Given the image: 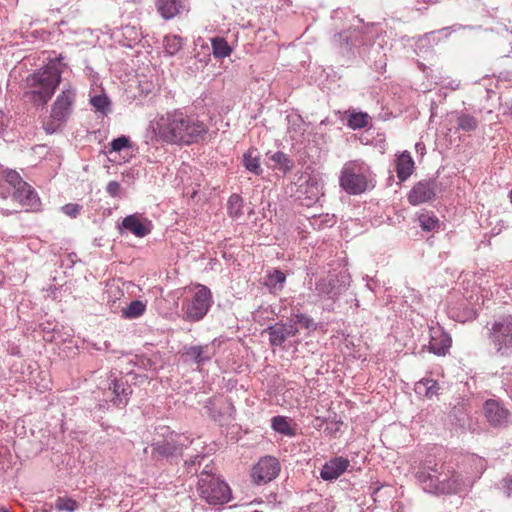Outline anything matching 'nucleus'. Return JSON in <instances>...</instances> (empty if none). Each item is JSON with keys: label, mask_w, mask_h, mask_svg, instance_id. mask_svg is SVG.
Here are the masks:
<instances>
[{"label": "nucleus", "mask_w": 512, "mask_h": 512, "mask_svg": "<svg viewBox=\"0 0 512 512\" xmlns=\"http://www.w3.org/2000/svg\"><path fill=\"white\" fill-rule=\"evenodd\" d=\"M122 226L140 238L145 237L151 231V221L142 219L139 214L126 216L122 221Z\"/></svg>", "instance_id": "4468645a"}, {"label": "nucleus", "mask_w": 512, "mask_h": 512, "mask_svg": "<svg viewBox=\"0 0 512 512\" xmlns=\"http://www.w3.org/2000/svg\"><path fill=\"white\" fill-rule=\"evenodd\" d=\"M373 181L370 166L363 160L347 161L339 177L340 187L351 195L365 192Z\"/></svg>", "instance_id": "20e7f679"}, {"label": "nucleus", "mask_w": 512, "mask_h": 512, "mask_svg": "<svg viewBox=\"0 0 512 512\" xmlns=\"http://www.w3.org/2000/svg\"><path fill=\"white\" fill-rule=\"evenodd\" d=\"M106 190L111 196H118L120 193V184L116 181H110L107 184Z\"/></svg>", "instance_id": "a19ab883"}, {"label": "nucleus", "mask_w": 512, "mask_h": 512, "mask_svg": "<svg viewBox=\"0 0 512 512\" xmlns=\"http://www.w3.org/2000/svg\"><path fill=\"white\" fill-rule=\"evenodd\" d=\"M332 283L331 281H329L328 283L325 282V280L319 282L316 284V290L320 293V294H331L332 293Z\"/></svg>", "instance_id": "ea45409f"}, {"label": "nucleus", "mask_w": 512, "mask_h": 512, "mask_svg": "<svg viewBox=\"0 0 512 512\" xmlns=\"http://www.w3.org/2000/svg\"><path fill=\"white\" fill-rule=\"evenodd\" d=\"M415 476L425 490L437 495L456 494L465 486L462 476L446 464L424 463Z\"/></svg>", "instance_id": "7ed1b4c3"}, {"label": "nucleus", "mask_w": 512, "mask_h": 512, "mask_svg": "<svg viewBox=\"0 0 512 512\" xmlns=\"http://www.w3.org/2000/svg\"><path fill=\"white\" fill-rule=\"evenodd\" d=\"M111 151L119 152L122 149L129 147V139L125 136L118 137L111 142Z\"/></svg>", "instance_id": "4c0bfd02"}, {"label": "nucleus", "mask_w": 512, "mask_h": 512, "mask_svg": "<svg viewBox=\"0 0 512 512\" xmlns=\"http://www.w3.org/2000/svg\"><path fill=\"white\" fill-rule=\"evenodd\" d=\"M485 416L493 426H500L507 422L509 412L497 401L488 400L484 405Z\"/></svg>", "instance_id": "2eb2a0df"}, {"label": "nucleus", "mask_w": 512, "mask_h": 512, "mask_svg": "<svg viewBox=\"0 0 512 512\" xmlns=\"http://www.w3.org/2000/svg\"><path fill=\"white\" fill-rule=\"evenodd\" d=\"M197 491L200 498L210 505H223L232 498L229 485L214 475L209 465L199 475Z\"/></svg>", "instance_id": "39448f33"}, {"label": "nucleus", "mask_w": 512, "mask_h": 512, "mask_svg": "<svg viewBox=\"0 0 512 512\" xmlns=\"http://www.w3.org/2000/svg\"><path fill=\"white\" fill-rule=\"evenodd\" d=\"M281 471V465L273 456L262 457L252 468L251 477L255 484H267L275 479Z\"/></svg>", "instance_id": "6e6552de"}, {"label": "nucleus", "mask_w": 512, "mask_h": 512, "mask_svg": "<svg viewBox=\"0 0 512 512\" xmlns=\"http://www.w3.org/2000/svg\"><path fill=\"white\" fill-rule=\"evenodd\" d=\"M272 428L285 436L292 437L295 435V430L291 427L290 421L284 416H275L271 420Z\"/></svg>", "instance_id": "393cba45"}, {"label": "nucleus", "mask_w": 512, "mask_h": 512, "mask_svg": "<svg viewBox=\"0 0 512 512\" xmlns=\"http://www.w3.org/2000/svg\"><path fill=\"white\" fill-rule=\"evenodd\" d=\"M82 209V206L79 204L69 203L62 207V211L69 217L75 218L78 216Z\"/></svg>", "instance_id": "58836bf2"}, {"label": "nucleus", "mask_w": 512, "mask_h": 512, "mask_svg": "<svg viewBox=\"0 0 512 512\" xmlns=\"http://www.w3.org/2000/svg\"><path fill=\"white\" fill-rule=\"evenodd\" d=\"M270 159L275 164L274 168L281 170L283 173H287L293 168V161L281 151L274 153Z\"/></svg>", "instance_id": "cd10ccee"}, {"label": "nucleus", "mask_w": 512, "mask_h": 512, "mask_svg": "<svg viewBox=\"0 0 512 512\" xmlns=\"http://www.w3.org/2000/svg\"><path fill=\"white\" fill-rule=\"evenodd\" d=\"M295 324H300L305 329H315L316 325L312 318L305 314H296L295 315Z\"/></svg>", "instance_id": "e433bc0d"}, {"label": "nucleus", "mask_w": 512, "mask_h": 512, "mask_svg": "<svg viewBox=\"0 0 512 512\" xmlns=\"http://www.w3.org/2000/svg\"><path fill=\"white\" fill-rule=\"evenodd\" d=\"M368 123L369 115L367 113L355 111H352L349 114L347 121V125L354 130L365 128L368 125Z\"/></svg>", "instance_id": "c85d7f7f"}, {"label": "nucleus", "mask_w": 512, "mask_h": 512, "mask_svg": "<svg viewBox=\"0 0 512 512\" xmlns=\"http://www.w3.org/2000/svg\"><path fill=\"white\" fill-rule=\"evenodd\" d=\"M6 180L15 188V190L18 189V196L21 195L23 191L31 194L30 185L23 181L17 172L11 171L7 173Z\"/></svg>", "instance_id": "c756f323"}, {"label": "nucleus", "mask_w": 512, "mask_h": 512, "mask_svg": "<svg viewBox=\"0 0 512 512\" xmlns=\"http://www.w3.org/2000/svg\"><path fill=\"white\" fill-rule=\"evenodd\" d=\"M451 343L452 340L446 333L435 332V334L431 336L429 348L434 354L445 356L451 347Z\"/></svg>", "instance_id": "f3484780"}, {"label": "nucleus", "mask_w": 512, "mask_h": 512, "mask_svg": "<svg viewBox=\"0 0 512 512\" xmlns=\"http://www.w3.org/2000/svg\"><path fill=\"white\" fill-rule=\"evenodd\" d=\"M396 173L400 181H406L415 170V162L408 151H404L398 155L395 160Z\"/></svg>", "instance_id": "dca6fc26"}, {"label": "nucleus", "mask_w": 512, "mask_h": 512, "mask_svg": "<svg viewBox=\"0 0 512 512\" xmlns=\"http://www.w3.org/2000/svg\"><path fill=\"white\" fill-rule=\"evenodd\" d=\"M457 124L459 129L466 132H471L476 130L478 126V121L474 116L462 113L457 118Z\"/></svg>", "instance_id": "2f4dec72"}, {"label": "nucleus", "mask_w": 512, "mask_h": 512, "mask_svg": "<svg viewBox=\"0 0 512 512\" xmlns=\"http://www.w3.org/2000/svg\"><path fill=\"white\" fill-rule=\"evenodd\" d=\"M212 51L215 58L223 59L230 56L232 48L228 42L222 37H215L211 40Z\"/></svg>", "instance_id": "b1692460"}, {"label": "nucleus", "mask_w": 512, "mask_h": 512, "mask_svg": "<svg viewBox=\"0 0 512 512\" xmlns=\"http://www.w3.org/2000/svg\"><path fill=\"white\" fill-rule=\"evenodd\" d=\"M184 355L197 364H203L211 359L212 352L208 345L190 346L185 348Z\"/></svg>", "instance_id": "a211bd4d"}, {"label": "nucleus", "mask_w": 512, "mask_h": 512, "mask_svg": "<svg viewBox=\"0 0 512 512\" xmlns=\"http://www.w3.org/2000/svg\"><path fill=\"white\" fill-rule=\"evenodd\" d=\"M243 165L250 172L259 175L261 173L260 160L257 155V149H249L243 155Z\"/></svg>", "instance_id": "5701e85b"}, {"label": "nucleus", "mask_w": 512, "mask_h": 512, "mask_svg": "<svg viewBox=\"0 0 512 512\" xmlns=\"http://www.w3.org/2000/svg\"><path fill=\"white\" fill-rule=\"evenodd\" d=\"M436 193L437 181L435 179H425L413 185L407 195V200L411 205L418 206L433 201Z\"/></svg>", "instance_id": "1a4fd4ad"}, {"label": "nucleus", "mask_w": 512, "mask_h": 512, "mask_svg": "<svg viewBox=\"0 0 512 512\" xmlns=\"http://www.w3.org/2000/svg\"><path fill=\"white\" fill-rule=\"evenodd\" d=\"M418 221L421 229L426 232L438 230L440 226L438 217L429 211L421 212L418 215Z\"/></svg>", "instance_id": "412c9836"}, {"label": "nucleus", "mask_w": 512, "mask_h": 512, "mask_svg": "<svg viewBox=\"0 0 512 512\" xmlns=\"http://www.w3.org/2000/svg\"><path fill=\"white\" fill-rule=\"evenodd\" d=\"M6 117L2 111H0V133L4 130L6 127Z\"/></svg>", "instance_id": "37998d69"}, {"label": "nucleus", "mask_w": 512, "mask_h": 512, "mask_svg": "<svg viewBox=\"0 0 512 512\" xmlns=\"http://www.w3.org/2000/svg\"><path fill=\"white\" fill-rule=\"evenodd\" d=\"M350 462L344 457H334L321 469L320 476L325 481H332L340 477L349 467Z\"/></svg>", "instance_id": "ddd939ff"}, {"label": "nucleus", "mask_w": 512, "mask_h": 512, "mask_svg": "<svg viewBox=\"0 0 512 512\" xmlns=\"http://www.w3.org/2000/svg\"><path fill=\"white\" fill-rule=\"evenodd\" d=\"M268 280L269 284L275 288L277 287V284H279V289L281 290L283 288V284L286 281V275L282 271L274 269L271 273H269Z\"/></svg>", "instance_id": "72a5a7b5"}, {"label": "nucleus", "mask_w": 512, "mask_h": 512, "mask_svg": "<svg viewBox=\"0 0 512 512\" xmlns=\"http://www.w3.org/2000/svg\"><path fill=\"white\" fill-rule=\"evenodd\" d=\"M503 483H504V488H505V492L507 494V496H511L512 495V476H507L506 478L503 479Z\"/></svg>", "instance_id": "79ce46f5"}, {"label": "nucleus", "mask_w": 512, "mask_h": 512, "mask_svg": "<svg viewBox=\"0 0 512 512\" xmlns=\"http://www.w3.org/2000/svg\"><path fill=\"white\" fill-rule=\"evenodd\" d=\"M491 339L498 351L512 349V315L495 322L491 329Z\"/></svg>", "instance_id": "9d476101"}, {"label": "nucleus", "mask_w": 512, "mask_h": 512, "mask_svg": "<svg viewBox=\"0 0 512 512\" xmlns=\"http://www.w3.org/2000/svg\"><path fill=\"white\" fill-rule=\"evenodd\" d=\"M91 104L96 108V110L105 112L109 108L110 101L107 98V96L99 95V96H94L91 99Z\"/></svg>", "instance_id": "f704fd0d"}, {"label": "nucleus", "mask_w": 512, "mask_h": 512, "mask_svg": "<svg viewBox=\"0 0 512 512\" xmlns=\"http://www.w3.org/2000/svg\"><path fill=\"white\" fill-rule=\"evenodd\" d=\"M243 199L238 194H232L228 199V214L232 218H238L242 214Z\"/></svg>", "instance_id": "7c9ffc66"}, {"label": "nucleus", "mask_w": 512, "mask_h": 512, "mask_svg": "<svg viewBox=\"0 0 512 512\" xmlns=\"http://www.w3.org/2000/svg\"><path fill=\"white\" fill-rule=\"evenodd\" d=\"M183 38L178 35H167L164 38V50L169 56L177 54L183 46Z\"/></svg>", "instance_id": "bb28decb"}, {"label": "nucleus", "mask_w": 512, "mask_h": 512, "mask_svg": "<svg viewBox=\"0 0 512 512\" xmlns=\"http://www.w3.org/2000/svg\"><path fill=\"white\" fill-rule=\"evenodd\" d=\"M31 195L30 193L26 194V192H22L21 195L18 197V189H16L13 193V199L17 201L22 207H24L26 210H36L40 206V200L37 196V193L35 190L30 186Z\"/></svg>", "instance_id": "6ab92c4d"}, {"label": "nucleus", "mask_w": 512, "mask_h": 512, "mask_svg": "<svg viewBox=\"0 0 512 512\" xmlns=\"http://www.w3.org/2000/svg\"><path fill=\"white\" fill-rule=\"evenodd\" d=\"M272 346H281L288 338L295 336L298 329L293 324L276 323L265 330Z\"/></svg>", "instance_id": "9b49d317"}, {"label": "nucleus", "mask_w": 512, "mask_h": 512, "mask_svg": "<svg viewBox=\"0 0 512 512\" xmlns=\"http://www.w3.org/2000/svg\"><path fill=\"white\" fill-rule=\"evenodd\" d=\"M211 292L204 285H197L192 299L184 304V317L189 321L201 320L211 305Z\"/></svg>", "instance_id": "0eeeda50"}, {"label": "nucleus", "mask_w": 512, "mask_h": 512, "mask_svg": "<svg viewBox=\"0 0 512 512\" xmlns=\"http://www.w3.org/2000/svg\"><path fill=\"white\" fill-rule=\"evenodd\" d=\"M55 508L58 511L74 512L78 508V503L67 496L58 497L55 502Z\"/></svg>", "instance_id": "473e14b6"}, {"label": "nucleus", "mask_w": 512, "mask_h": 512, "mask_svg": "<svg viewBox=\"0 0 512 512\" xmlns=\"http://www.w3.org/2000/svg\"><path fill=\"white\" fill-rule=\"evenodd\" d=\"M64 67L61 56L49 60L43 68L26 78L24 95L35 105H46L61 82Z\"/></svg>", "instance_id": "f03ea898"}, {"label": "nucleus", "mask_w": 512, "mask_h": 512, "mask_svg": "<svg viewBox=\"0 0 512 512\" xmlns=\"http://www.w3.org/2000/svg\"><path fill=\"white\" fill-rule=\"evenodd\" d=\"M150 126L159 142L178 146L199 143L208 133V126L203 121L179 110L158 115Z\"/></svg>", "instance_id": "f257e3e1"}, {"label": "nucleus", "mask_w": 512, "mask_h": 512, "mask_svg": "<svg viewBox=\"0 0 512 512\" xmlns=\"http://www.w3.org/2000/svg\"><path fill=\"white\" fill-rule=\"evenodd\" d=\"M178 436L173 432L163 441L152 445L153 458L174 456L181 452L182 445L178 444Z\"/></svg>", "instance_id": "f8f14e48"}, {"label": "nucleus", "mask_w": 512, "mask_h": 512, "mask_svg": "<svg viewBox=\"0 0 512 512\" xmlns=\"http://www.w3.org/2000/svg\"><path fill=\"white\" fill-rule=\"evenodd\" d=\"M146 310V304L140 300L132 301L126 308L122 309V317L134 319L142 316Z\"/></svg>", "instance_id": "a878e982"}, {"label": "nucleus", "mask_w": 512, "mask_h": 512, "mask_svg": "<svg viewBox=\"0 0 512 512\" xmlns=\"http://www.w3.org/2000/svg\"><path fill=\"white\" fill-rule=\"evenodd\" d=\"M157 9L164 18H166V19L173 18L179 12L180 1L179 0H157Z\"/></svg>", "instance_id": "4be33fe9"}, {"label": "nucleus", "mask_w": 512, "mask_h": 512, "mask_svg": "<svg viewBox=\"0 0 512 512\" xmlns=\"http://www.w3.org/2000/svg\"><path fill=\"white\" fill-rule=\"evenodd\" d=\"M440 386L436 380L424 378L415 384L416 393L423 395L429 399L438 395Z\"/></svg>", "instance_id": "aec40b11"}, {"label": "nucleus", "mask_w": 512, "mask_h": 512, "mask_svg": "<svg viewBox=\"0 0 512 512\" xmlns=\"http://www.w3.org/2000/svg\"><path fill=\"white\" fill-rule=\"evenodd\" d=\"M75 93L72 89L62 91L56 98L51 109V122H47L44 129L47 133H54L65 122L71 112Z\"/></svg>", "instance_id": "423d86ee"}, {"label": "nucleus", "mask_w": 512, "mask_h": 512, "mask_svg": "<svg viewBox=\"0 0 512 512\" xmlns=\"http://www.w3.org/2000/svg\"><path fill=\"white\" fill-rule=\"evenodd\" d=\"M112 389L113 393L115 394V398L113 399L114 404L118 406L121 404L125 405L126 401H123V399L120 397V392L125 396L127 395L126 389L123 387V384L119 383L118 381H114Z\"/></svg>", "instance_id": "c9c22d12"}, {"label": "nucleus", "mask_w": 512, "mask_h": 512, "mask_svg": "<svg viewBox=\"0 0 512 512\" xmlns=\"http://www.w3.org/2000/svg\"><path fill=\"white\" fill-rule=\"evenodd\" d=\"M0 512H8L6 509H0Z\"/></svg>", "instance_id": "c03bdc74"}]
</instances>
